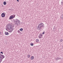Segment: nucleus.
<instances>
[{
	"instance_id": "nucleus-22",
	"label": "nucleus",
	"mask_w": 63,
	"mask_h": 63,
	"mask_svg": "<svg viewBox=\"0 0 63 63\" xmlns=\"http://www.w3.org/2000/svg\"><path fill=\"white\" fill-rule=\"evenodd\" d=\"M17 1H18V2H19V0H17Z\"/></svg>"
},
{
	"instance_id": "nucleus-2",
	"label": "nucleus",
	"mask_w": 63,
	"mask_h": 63,
	"mask_svg": "<svg viewBox=\"0 0 63 63\" xmlns=\"http://www.w3.org/2000/svg\"><path fill=\"white\" fill-rule=\"evenodd\" d=\"M43 23H40L38 26L37 29L38 30H41L42 29V27H44Z\"/></svg>"
},
{
	"instance_id": "nucleus-16",
	"label": "nucleus",
	"mask_w": 63,
	"mask_h": 63,
	"mask_svg": "<svg viewBox=\"0 0 63 63\" xmlns=\"http://www.w3.org/2000/svg\"><path fill=\"white\" fill-rule=\"evenodd\" d=\"M60 41H61V42H62V41H63V39H61L60 40Z\"/></svg>"
},
{
	"instance_id": "nucleus-23",
	"label": "nucleus",
	"mask_w": 63,
	"mask_h": 63,
	"mask_svg": "<svg viewBox=\"0 0 63 63\" xmlns=\"http://www.w3.org/2000/svg\"><path fill=\"white\" fill-rule=\"evenodd\" d=\"M1 33H1V32H0V34H1Z\"/></svg>"
},
{
	"instance_id": "nucleus-26",
	"label": "nucleus",
	"mask_w": 63,
	"mask_h": 63,
	"mask_svg": "<svg viewBox=\"0 0 63 63\" xmlns=\"http://www.w3.org/2000/svg\"><path fill=\"white\" fill-rule=\"evenodd\" d=\"M14 17H15V16H14Z\"/></svg>"
},
{
	"instance_id": "nucleus-21",
	"label": "nucleus",
	"mask_w": 63,
	"mask_h": 63,
	"mask_svg": "<svg viewBox=\"0 0 63 63\" xmlns=\"http://www.w3.org/2000/svg\"><path fill=\"white\" fill-rule=\"evenodd\" d=\"M44 33H45V32H44L42 33V34H44Z\"/></svg>"
},
{
	"instance_id": "nucleus-9",
	"label": "nucleus",
	"mask_w": 63,
	"mask_h": 63,
	"mask_svg": "<svg viewBox=\"0 0 63 63\" xmlns=\"http://www.w3.org/2000/svg\"><path fill=\"white\" fill-rule=\"evenodd\" d=\"M31 60H33V59H34V57H33V56H32L31 57Z\"/></svg>"
},
{
	"instance_id": "nucleus-20",
	"label": "nucleus",
	"mask_w": 63,
	"mask_h": 63,
	"mask_svg": "<svg viewBox=\"0 0 63 63\" xmlns=\"http://www.w3.org/2000/svg\"><path fill=\"white\" fill-rule=\"evenodd\" d=\"M61 4H62H62H63V2H61Z\"/></svg>"
},
{
	"instance_id": "nucleus-18",
	"label": "nucleus",
	"mask_w": 63,
	"mask_h": 63,
	"mask_svg": "<svg viewBox=\"0 0 63 63\" xmlns=\"http://www.w3.org/2000/svg\"><path fill=\"white\" fill-rule=\"evenodd\" d=\"M0 53H2V54H3V53L2 52H1Z\"/></svg>"
},
{
	"instance_id": "nucleus-12",
	"label": "nucleus",
	"mask_w": 63,
	"mask_h": 63,
	"mask_svg": "<svg viewBox=\"0 0 63 63\" xmlns=\"http://www.w3.org/2000/svg\"><path fill=\"white\" fill-rule=\"evenodd\" d=\"M27 56H28V58H30V54L28 55H27Z\"/></svg>"
},
{
	"instance_id": "nucleus-15",
	"label": "nucleus",
	"mask_w": 63,
	"mask_h": 63,
	"mask_svg": "<svg viewBox=\"0 0 63 63\" xmlns=\"http://www.w3.org/2000/svg\"><path fill=\"white\" fill-rule=\"evenodd\" d=\"M31 46H33V45H34V44L33 43H32L31 44Z\"/></svg>"
},
{
	"instance_id": "nucleus-1",
	"label": "nucleus",
	"mask_w": 63,
	"mask_h": 63,
	"mask_svg": "<svg viewBox=\"0 0 63 63\" xmlns=\"http://www.w3.org/2000/svg\"><path fill=\"white\" fill-rule=\"evenodd\" d=\"M6 29L7 31H8V30H9V32L11 33L14 30V29L13 28L11 24H9L7 25Z\"/></svg>"
},
{
	"instance_id": "nucleus-7",
	"label": "nucleus",
	"mask_w": 63,
	"mask_h": 63,
	"mask_svg": "<svg viewBox=\"0 0 63 63\" xmlns=\"http://www.w3.org/2000/svg\"><path fill=\"white\" fill-rule=\"evenodd\" d=\"M5 35H8L9 34V33L7 32H5Z\"/></svg>"
},
{
	"instance_id": "nucleus-17",
	"label": "nucleus",
	"mask_w": 63,
	"mask_h": 63,
	"mask_svg": "<svg viewBox=\"0 0 63 63\" xmlns=\"http://www.w3.org/2000/svg\"><path fill=\"white\" fill-rule=\"evenodd\" d=\"M18 33H20V31H18Z\"/></svg>"
},
{
	"instance_id": "nucleus-24",
	"label": "nucleus",
	"mask_w": 63,
	"mask_h": 63,
	"mask_svg": "<svg viewBox=\"0 0 63 63\" xmlns=\"http://www.w3.org/2000/svg\"><path fill=\"white\" fill-rule=\"evenodd\" d=\"M62 16V18H63V15Z\"/></svg>"
},
{
	"instance_id": "nucleus-3",
	"label": "nucleus",
	"mask_w": 63,
	"mask_h": 63,
	"mask_svg": "<svg viewBox=\"0 0 63 63\" xmlns=\"http://www.w3.org/2000/svg\"><path fill=\"white\" fill-rule=\"evenodd\" d=\"M5 58V56L3 55H2L0 54V63L2 61L3 59Z\"/></svg>"
},
{
	"instance_id": "nucleus-4",
	"label": "nucleus",
	"mask_w": 63,
	"mask_h": 63,
	"mask_svg": "<svg viewBox=\"0 0 63 63\" xmlns=\"http://www.w3.org/2000/svg\"><path fill=\"white\" fill-rule=\"evenodd\" d=\"M17 22H16V24H17V25H20V22L19 21H16Z\"/></svg>"
},
{
	"instance_id": "nucleus-10",
	"label": "nucleus",
	"mask_w": 63,
	"mask_h": 63,
	"mask_svg": "<svg viewBox=\"0 0 63 63\" xmlns=\"http://www.w3.org/2000/svg\"><path fill=\"white\" fill-rule=\"evenodd\" d=\"M36 42H37V43L39 42V40L38 39H36Z\"/></svg>"
},
{
	"instance_id": "nucleus-5",
	"label": "nucleus",
	"mask_w": 63,
	"mask_h": 63,
	"mask_svg": "<svg viewBox=\"0 0 63 63\" xmlns=\"http://www.w3.org/2000/svg\"><path fill=\"white\" fill-rule=\"evenodd\" d=\"M14 16H10V18L9 19H13V18H14Z\"/></svg>"
},
{
	"instance_id": "nucleus-19",
	"label": "nucleus",
	"mask_w": 63,
	"mask_h": 63,
	"mask_svg": "<svg viewBox=\"0 0 63 63\" xmlns=\"http://www.w3.org/2000/svg\"><path fill=\"white\" fill-rule=\"evenodd\" d=\"M56 59V60H57H57H58V58H57V59Z\"/></svg>"
},
{
	"instance_id": "nucleus-25",
	"label": "nucleus",
	"mask_w": 63,
	"mask_h": 63,
	"mask_svg": "<svg viewBox=\"0 0 63 63\" xmlns=\"http://www.w3.org/2000/svg\"><path fill=\"white\" fill-rule=\"evenodd\" d=\"M59 59V58L58 59V60Z\"/></svg>"
},
{
	"instance_id": "nucleus-13",
	"label": "nucleus",
	"mask_w": 63,
	"mask_h": 63,
	"mask_svg": "<svg viewBox=\"0 0 63 63\" xmlns=\"http://www.w3.org/2000/svg\"><path fill=\"white\" fill-rule=\"evenodd\" d=\"M23 29L22 28H21L20 29V31H23Z\"/></svg>"
},
{
	"instance_id": "nucleus-8",
	"label": "nucleus",
	"mask_w": 63,
	"mask_h": 63,
	"mask_svg": "<svg viewBox=\"0 0 63 63\" xmlns=\"http://www.w3.org/2000/svg\"><path fill=\"white\" fill-rule=\"evenodd\" d=\"M42 35L41 34H39V37L40 38H41V37H42Z\"/></svg>"
},
{
	"instance_id": "nucleus-11",
	"label": "nucleus",
	"mask_w": 63,
	"mask_h": 63,
	"mask_svg": "<svg viewBox=\"0 0 63 63\" xmlns=\"http://www.w3.org/2000/svg\"><path fill=\"white\" fill-rule=\"evenodd\" d=\"M6 4L7 3H6V2L5 1H4L3 2V4L4 5H6Z\"/></svg>"
},
{
	"instance_id": "nucleus-14",
	"label": "nucleus",
	"mask_w": 63,
	"mask_h": 63,
	"mask_svg": "<svg viewBox=\"0 0 63 63\" xmlns=\"http://www.w3.org/2000/svg\"><path fill=\"white\" fill-rule=\"evenodd\" d=\"M18 19H16L15 20V22H17V21H18L19 20H18Z\"/></svg>"
},
{
	"instance_id": "nucleus-6",
	"label": "nucleus",
	"mask_w": 63,
	"mask_h": 63,
	"mask_svg": "<svg viewBox=\"0 0 63 63\" xmlns=\"http://www.w3.org/2000/svg\"><path fill=\"white\" fill-rule=\"evenodd\" d=\"M1 16L3 17H5V14H4V13H2L1 14Z\"/></svg>"
}]
</instances>
